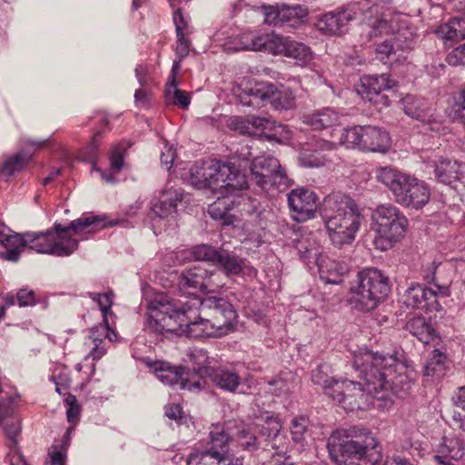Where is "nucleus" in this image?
<instances>
[{
    "label": "nucleus",
    "mask_w": 465,
    "mask_h": 465,
    "mask_svg": "<svg viewBox=\"0 0 465 465\" xmlns=\"http://www.w3.org/2000/svg\"><path fill=\"white\" fill-rule=\"evenodd\" d=\"M398 361L396 352L367 349L358 351L353 357V367L362 382L341 380L331 400L348 412L368 410L375 399L384 400L392 390Z\"/></svg>",
    "instance_id": "obj_1"
},
{
    "label": "nucleus",
    "mask_w": 465,
    "mask_h": 465,
    "mask_svg": "<svg viewBox=\"0 0 465 465\" xmlns=\"http://www.w3.org/2000/svg\"><path fill=\"white\" fill-rule=\"evenodd\" d=\"M148 328L156 333L174 332L190 338L219 337L214 325L190 300L176 302L165 293H157L147 304Z\"/></svg>",
    "instance_id": "obj_2"
},
{
    "label": "nucleus",
    "mask_w": 465,
    "mask_h": 465,
    "mask_svg": "<svg viewBox=\"0 0 465 465\" xmlns=\"http://www.w3.org/2000/svg\"><path fill=\"white\" fill-rule=\"evenodd\" d=\"M322 212L331 242L337 246L351 243L361 221L354 200L341 193H330L323 199Z\"/></svg>",
    "instance_id": "obj_3"
},
{
    "label": "nucleus",
    "mask_w": 465,
    "mask_h": 465,
    "mask_svg": "<svg viewBox=\"0 0 465 465\" xmlns=\"http://www.w3.org/2000/svg\"><path fill=\"white\" fill-rule=\"evenodd\" d=\"M190 183L197 189L232 193L248 188V181L235 162L216 160L195 162L190 168Z\"/></svg>",
    "instance_id": "obj_4"
},
{
    "label": "nucleus",
    "mask_w": 465,
    "mask_h": 465,
    "mask_svg": "<svg viewBox=\"0 0 465 465\" xmlns=\"http://www.w3.org/2000/svg\"><path fill=\"white\" fill-rule=\"evenodd\" d=\"M376 179L391 191L394 201L403 207L420 210L430 201V189L424 181L395 168L385 166L377 169Z\"/></svg>",
    "instance_id": "obj_5"
},
{
    "label": "nucleus",
    "mask_w": 465,
    "mask_h": 465,
    "mask_svg": "<svg viewBox=\"0 0 465 465\" xmlns=\"http://www.w3.org/2000/svg\"><path fill=\"white\" fill-rule=\"evenodd\" d=\"M327 449L337 465H375L381 460V447L376 438L362 441L349 438H328Z\"/></svg>",
    "instance_id": "obj_6"
},
{
    "label": "nucleus",
    "mask_w": 465,
    "mask_h": 465,
    "mask_svg": "<svg viewBox=\"0 0 465 465\" xmlns=\"http://www.w3.org/2000/svg\"><path fill=\"white\" fill-rule=\"evenodd\" d=\"M117 223H104V218L99 215H83L72 221L68 226H63L55 223L52 227V254L58 257L69 256L78 249V240L72 237L74 234L84 232L94 233L108 226H114Z\"/></svg>",
    "instance_id": "obj_7"
},
{
    "label": "nucleus",
    "mask_w": 465,
    "mask_h": 465,
    "mask_svg": "<svg viewBox=\"0 0 465 465\" xmlns=\"http://www.w3.org/2000/svg\"><path fill=\"white\" fill-rule=\"evenodd\" d=\"M373 230L377 233L374 244L386 251L405 235L409 223L403 213L391 203L381 204L372 213Z\"/></svg>",
    "instance_id": "obj_8"
},
{
    "label": "nucleus",
    "mask_w": 465,
    "mask_h": 465,
    "mask_svg": "<svg viewBox=\"0 0 465 465\" xmlns=\"http://www.w3.org/2000/svg\"><path fill=\"white\" fill-rule=\"evenodd\" d=\"M391 291L389 280L376 268H366L357 275V282L351 286V302L361 311L370 312L388 296Z\"/></svg>",
    "instance_id": "obj_9"
},
{
    "label": "nucleus",
    "mask_w": 465,
    "mask_h": 465,
    "mask_svg": "<svg viewBox=\"0 0 465 465\" xmlns=\"http://www.w3.org/2000/svg\"><path fill=\"white\" fill-rule=\"evenodd\" d=\"M440 262L433 261L428 265L429 272L423 275L424 280L429 284H434L437 290L424 287L420 283H412L405 292L404 302L408 307L420 309L429 312H440L441 304L438 302V297H448L450 295V284L440 283L436 272Z\"/></svg>",
    "instance_id": "obj_10"
},
{
    "label": "nucleus",
    "mask_w": 465,
    "mask_h": 465,
    "mask_svg": "<svg viewBox=\"0 0 465 465\" xmlns=\"http://www.w3.org/2000/svg\"><path fill=\"white\" fill-rule=\"evenodd\" d=\"M250 171L251 182L266 194L285 191L292 184L284 167L272 155L254 157L250 164Z\"/></svg>",
    "instance_id": "obj_11"
},
{
    "label": "nucleus",
    "mask_w": 465,
    "mask_h": 465,
    "mask_svg": "<svg viewBox=\"0 0 465 465\" xmlns=\"http://www.w3.org/2000/svg\"><path fill=\"white\" fill-rule=\"evenodd\" d=\"M243 105L259 108L270 103L275 110H289L295 105V94L286 86L264 82L250 84L239 94Z\"/></svg>",
    "instance_id": "obj_12"
},
{
    "label": "nucleus",
    "mask_w": 465,
    "mask_h": 465,
    "mask_svg": "<svg viewBox=\"0 0 465 465\" xmlns=\"http://www.w3.org/2000/svg\"><path fill=\"white\" fill-rule=\"evenodd\" d=\"M340 143L347 148L386 153L391 146V137L383 128L374 125H355L342 129Z\"/></svg>",
    "instance_id": "obj_13"
},
{
    "label": "nucleus",
    "mask_w": 465,
    "mask_h": 465,
    "mask_svg": "<svg viewBox=\"0 0 465 465\" xmlns=\"http://www.w3.org/2000/svg\"><path fill=\"white\" fill-rule=\"evenodd\" d=\"M190 302L192 306L201 310V313L214 325L218 336L226 335L235 330L237 312L226 299L216 296H208L203 299L193 297Z\"/></svg>",
    "instance_id": "obj_14"
},
{
    "label": "nucleus",
    "mask_w": 465,
    "mask_h": 465,
    "mask_svg": "<svg viewBox=\"0 0 465 465\" xmlns=\"http://www.w3.org/2000/svg\"><path fill=\"white\" fill-rule=\"evenodd\" d=\"M191 359L195 366L193 371L196 372L197 379H201L203 387L205 382L204 376H209L212 382L218 388L226 391H235L240 385V376L235 371L223 368L210 367L209 357L203 350H198L192 353Z\"/></svg>",
    "instance_id": "obj_15"
},
{
    "label": "nucleus",
    "mask_w": 465,
    "mask_h": 465,
    "mask_svg": "<svg viewBox=\"0 0 465 465\" xmlns=\"http://www.w3.org/2000/svg\"><path fill=\"white\" fill-rule=\"evenodd\" d=\"M232 129L241 134L250 136L265 137L269 141H278V135L282 134L285 126L271 118L248 115L246 117H235L231 121Z\"/></svg>",
    "instance_id": "obj_16"
},
{
    "label": "nucleus",
    "mask_w": 465,
    "mask_h": 465,
    "mask_svg": "<svg viewBox=\"0 0 465 465\" xmlns=\"http://www.w3.org/2000/svg\"><path fill=\"white\" fill-rule=\"evenodd\" d=\"M394 84V81L386 74L363 75L360 80V84L356 86V91L362 99L381 109L391 104L389 95L384 92L391 90Z\"/></svg>",
    "instance_id": "obj_17"
},
{
    "label": "nucleus",
    "mask_w": 465,
    "mask_h": 465,
    "mask_svg": "<svg viewBox=\"0 0 465 465\" xmlns=\"http://www.w3.org/2000/svg\"><path fill=\"white\" fill-rule=\"evenodd\" d=\"M187 465H242V461L228 452V438H211V446L191 453Z\"/></svg>",
    "instance_id": "obj_18"
},
{
    "label": "nucleus",
    "mask_w": 465,
    "mask_h": 465,
    "mask_svg": "<svg viewBox=\"0 0 465 465\" xmlns=\"http://www.w3.org/2000/svg\"><path fill=\"white\" fill-rule=\"evenodd\" d=\"M289 37L268 32L260 35L242 34L238 37L234 50H252L265 52L273 55L283 54Z\"/></svg>",
    "instance_id": "obj_19"
},
{
    "label": "nucleus",
    "mask_w": 465,
    "mask_h": 465,
    "mask_svg": "<svg viewBox=\"0 0 465 465\" xmlns=\"http://www.w3.org/2000/svg\"><path fill=\"white\" fill-rule=\"evenodd\" d=\"M288 203L293 220L303 223L315 216L319 205V197L310 189L297 188L292 190L288 194Z\"/></svg>",
    "instance_id": "obj_20"
},
{
    "label": "nucleus",
    "mask_w": 465,
    "mask_h": 465,
    "mask_svg": "<svg viewBox=\"0 0 465 465\" xmlns=\"http://www.w3.org/2000/svg\"><path fill=\"white\" fill-rule=\"evenodd\" d=\"M154 372L156 377L164 384L175 385L180 383L181 388L189 391L203 388V382L201 379H197L196 372L193 370L186 374V378H183L184 374L183 367H174L165 362H160L154 368Z\"/></svg>",
    "instance_id": "obj_21"
},
{
    "label": "nucleus",
    "mask_w": 465,
    "mask_h": 465,
    "mask_svg": "<svg viewBox=\"0 0 465 465\" xmlns=\"http://www.w3.org/2000/svg\"><path fill=\"white\" fill-rule=\"evenodd\" d=\"M334 147L333 143L312 136L310 141L302 144L299 163L307 168L321 167L326 161L325 152L331 151Z\"/></svg>",
    "instance_id": "obj_22"
},
{
    "label": "nucleus",
    "mask_w": 465,
    "mask_h": 465,
    "mask_svg": "<svg viewBox=\"0 0 465 465\" xmlns=\"http://www.w3.org/2000/svg\"><path fill=\"white\" fill-rule=\"evenodd\" d=\"M183 200V190L174 188L168 183L159 195L152 202V211L160 219L174 218L177 214V205Z\"/></svg>",
    "instance_id": "obj_23"
},
{
    "label": "nucleus",
    "mask_w": 465,
    "mask_h": 465,
    "mask_svg": "<svg viewBox=\"0 0 465 465\" xmlns=\"http://www.w3.org/2000/svg\"><path fill=\"white\" fill-rule=\"evenodd\" d=\"M434 176L439 183L450 185L457 181L465 182V163L448 157L433 162Z\"/></svg>",
    "instance_id": "obj_24"
},
{
    "label": "nucleus",
    "mask_w": 465,
    "mask_h": 465,
    "mask_svg": "<svg viewBox=\"0 0 465 465\" xmlns=\"http://www.w3.org/2000/svg\"><path fill=\"white\" fill-rule=\"evenodd\" d=\"M282 429V424L279 416L272 412L264 411L256 416L246 430H242L241 436H255L256 433L261 436H279Z\"/></svg>",
    "instance_id": "obj_25"
},
{
    "label": "nucleus",
    "mask_w": 465,
    "mask_h": 465,
    "mask_svg": "<svg viewBox=\"0 0 465 465\" xmlns=\"http://www.w3.org/2000/svg\"><path fill=\"white\" fill-rule=\"evenodd\" d=\"M352 19L345 9H337L322 15L316 22V27L325 35H341Z\"/></svg>",
    "instance_id": "obj_26"
},
{
    "label": "nucleus",
    "mask_w": 465,
    "mask_h": 465,
    "mask_svg": "<svg viewBox=\"0 0 465 465\" xmlns=\"http://www.w3.org/2000/svg\"><path fill=\"white\" fill-rule=\"evenodd\" d=\"M207 276V270L203 267H193L185 269L177 276V286L181 292L190 295L189 299L198 297L197 292H203L206 287L204 279Z\"/></svg>",
    "instance_id": "obj_27"
},
{
    "label": "nucleus",
    "mask_w": 465,
    "mask_h": 465,
    "mask_svg": "<svg viewBox=\"0 0 465 465\" xmlns=\"http://www.w3.org/2000/svg\"><path fill=\"white\" fill-rule=\"evenodd\" d=\"M401 33L392 34L391 36L383 40H375V57L383 64L391 63L396 59V53L400 49L410 48L411 43L400 44Z\"/></svg>",
    "instance_id": "obj_28"
},
{
    "label": "nucleus",
    "mask_w": 465,
    "mask_h": 465,
    "mask_svg": "<svg viewBox=\"0 0 465 465\" xmlns=\"http://www.w3.org/2000/svg\"><path fill=\"white\" fill-rule=\"evenodd\" d=\"M405 328L424 344H429L438 338V332L432 325L431 321L422 316L410 319Z\"/></svg>",
    "instance_id": "obj_29"
},
{
    "label": "nucleus",
    "mask_w": 465,
    "mask_h": 465,
    "mask_svg": "<svg viewBox=\"0 0 465 465\" xmlns=\"http://www.w3.org/2000/svg\"><path fill=\"white\" fill-rule=\"evenodd\" d=\"M233 206L234 199L223 195L208 206V213L213 219L221 221L223 225H230L235 221L234 215L230 213Z\"/></svg>",
    "instance_id": "obj_30"
},
{
    "label": "nucleus",
    "mask_w": 465,
    "mask_h": 465,
    "mask_svg": "<svg viewBox=\"0 0 465 465\" xmlns=\"http://www.w3.org/2000/svg\"><path fill=\"white\" fill-rule=\"evenodd\" d=\"M283 52L284 56L292 59L294 64L300 66L307 65L312 59L311 48L300 42H296L288 38Z\"/></svg>",
    "instance_id": "obj_31"
},
{
    "label": "nucleus",
    "mask_w": 465,
    "mask_h": 465,
    "mask_svg": "<svg viewBox=\"0 0 465 465\" xmlns=\"http://www.w3.org/2000/svg\"><path fill=\"white\" fill-rule=\"evenodd\" d=\"M244 261L227 250L220 249L215 265L227 275H239L243 270Z\"/></svg>",
    "instance_id": "obj_32"
},
{
    "label": "nucleus",
    "mask_w": 465,
    "mask_h": 465,
    "mask_svg": "<svg viewBox=\"0 0 465 465\" xmlns=\"http://www.w3.org/2000/svg\"><path fill=\"white\" fill-rule=\"evenodd\" d=\"M338 120V114L329 108L304 115L303 117V123L307 124L314 130H322L331 127L335 124Z\"/></svg>",
    "instance_id": "obj_33"
},
{
    "label": "nucleus",
    "mask_w": 465,
    "mask_h": 465,
    "mask_svg": "<svg viewBox=\"0 0 465 465\" xmlns=\"http://www.w3.org/2000/svg\"><path fill=\"white\" fill-rule=\"evenodd\" d=\"M312 381L315 385L322 388L324 393L331 399L334 395L336 383H340L341 380L334 379L329 375V366L320 364L312 371Z\"/></svg>",
    "instance_id": "obj_34"
},
{
    "label": "nucleus",
    "mask_w": 465,
    "mask_h": 465,
    "mask_svg": "<svg viewBox=\"0 0 465 465\" xmlns=\"http://www.w3.org/2000/svg\"><path fill=\"white\" fill-rule=\"evenodd\" d=\"M447 362L448 356L446 352L440 349H434L424 367V375L436 377L437 379L443 377L447 369Z\"/></svg>",
    "instance_id": "obj_35"
},
{
    "label": "nucleus",
    "mask_w": 465,
    "mask_h": 465,
    "mask_svg": "<svg viewBox=\"0 0 465 465\" xmlns=\"http://www.w3.org/2000/svg\"><path fill=\"white\" fill-rule=\"evenodd\" d=\"M398 33H401V31L395 30L391 21H389L384 17H378L374 21L370 22L366 36L370 41H375L381 40L383 37H390L392 34Z\"/></svg>",
    "instance_id": "obj_36"
},
{
    "label": "nucleus",
    "mask_w": 465,
    "mask_h": 465,
    "mask_svg": "<svg viewBox=\"0 0 465 465\" xmlns=\"http://www.w3.org/2000/svg\"><path fill=\"white\" fill-rule=\"evenodd\" d=\"M26 247L39 253L52 254V228L45 232H26Z\"/></svg>",
    "instance_id": "obj_37"
},
{
    "label": "nucleus",
    "mask_w": 465,
    "mask_h": 465,
    "mask_svg": "<svg viewBox=\"0 0 465 465\" xmlns=\"http://www.w3.org/2000/svg\"><path fill=\"white\" fill-rule=\"evenodd\" d=\"M442 442L439 446V454L442 460L450 458L460 460L465 454L464 445L460 438H441Z\"/></svg>",
    "instance_id": "obj_38"
},
{
    "label": "nucleus",
    "mask_w": 465,
    "mask_h": 465,
    "mask_svg": "<svg viewBox=\"0 0 465 465\" xmlns=\"http://www.w3.org/2000/svg\"><path fill=\"white\" fill-rule=\"evenodd\" d=\"M448 115L455 123L465 124V84L452 95Z\"/></svg>",
    "instance_id": "obj_39"
},
{
    "label": "nucleus",
    "mask_w": 465,
    "mask_h": 465,
    "mask_svg": "<svg viewBox=\"0 0 465 465\" xmlns=\"http://www.w3.org/2000/svg\"><path fill=\"white\" fill-rule=\"evenodd\" d=\"M69 445L70 438H64L61 441L53 444L48 449V460L45 461V464L65 465Z\"/></svg>",
    "instance_id": "obj_40"
},
{
    "label": "nucleus",
    "mask_w": 465,
    "mask_h": 465,
    "mask_svg": "<svg viewBox=\"0 0 465 465\" xmlns=\"http://www.w3.org/2000/svg\"><path fill=\"white\" fill-rule=\"evenodd\" d=\"M19 395L15 390L5 384L0 377V415L13 413Z\"/></svg>",
    "instance_id": "obj_41"
},
{
    "label": "nucleus",
    "mask_w": 465,
    "mask_h": 465,
    "mask_svg": "<svg viewBox=\"0 0 465 465\" xmlns=\"http://www.w3.org/2000/svg\"><path fill=\"white\" fill-rule=\"evenodd\" d=\"M220 249L203 243L193 246L191 250V254L197 261L208 262L215 265Z\"/></svg>",
    "instance_id": "obj_42"
},
{
    "label": "nucleus",
    "mask_w": 465,
    "mask_h": 465,
    "mask_svg": "<svg viewBox=\"0 0 465 465\" xmlns=\"http://www.w3.org/2000/svg\"><path fill=\"white\" fill-rule=\"evenodd\" d=\"M103 130L94 132L91 142L80 151V156L84 161L94 163L100 153L101 140L103 138Z\"/></svg>",
    "instance_id": "obj_43"
},
{
    "label": "nucleus",
    "mask_w": 465,
    "mask_h": 465,
    "mask_svg": "<svg viewBox=\"0 0 465 465\" xmlns=\"http://www.w3.org/2000/svg\"><path fill=\"white\" fill-rule=\"evenodd\" d=\"M308 11L300 5H283L280 7L281 25L286 23H296L299 19L307 16Z\"/></svg>",
    "instance_id": "obj_44"
},
{
    "label": "nucleus",
    "mask_w": 465,
    "mask_h": 465,
    "mask_svg": "<svg viewBox=\"0 0 465 465\" xmlns=\"http://www.w3.org/2000/svg\"><path fill=\"white\" fill-rule=\"evenodd\" d=\"M0 426L5 436H18L21 433V419L13 413L0 415Z\"/></svg>",
    "instance_id": "obj_45"
},
{
    "label": "nucleus",
    "mask_w": 465,
    "mask_h": 465,
    "mask_svg": "<svg viewBox=\"0 0 465 465\" xmlns=\"http://www.w3.org/2000/svg\"><path fill=\"white\" fill-rule=\"evenodd\" d=\"M30 156L25 153H18L7 159L3 165V172L8 175H12L21 171L29 162Z\"/></svg>",
    "instance_id": "obj_46"
},
{
    "label": "nucleus",
    "mask_w": 465,
    "mask_h": 465,
    "mask_svg": "<svg viewBox=\"0 0 465 465\" xmlns=\"http://www.w3.org/2000/svg\"><path fill=\"white\" fill-rule=\"evenodd\" d=\"M404 113L413 119L425 121L427 117L426 112L421 109L413 96L407 95L401 100Z\"/></svg>",
    "instance_id": "obj_47"
},
{
    "label": "nucleus",
    "mask_w": 465,
    "mask_h": 465,
    "mask_svg": "<svg viewBox=\"0 0 465 465\" xmlns=\"http://www.w3.org/2000/svg\"><path fill=\"white\" fill-rule=\"evenodd\" d=\"M88 296L95 302H97L102 313L103 322H106L107 315L112 313L113 305V293L112 292H89Z\"/></svg>",
    "instance_id": "obj_48"
},
{
    "label": "nucleus",
    "mask_w": 465,
    "mask_h": 465,
    "mask_svg": "<svg viewBox=\"0 0 465 465\" xmlns=\"http://www.w3.org/2000/svg\"><path fill=\"white\" fill-rule=\"evenodd\" d=\"M312 427L313 425L311 424V421L307 416L299 415L292 420L291 432L293 436H302L305 433H316L312 430Z\"/></svg>",
    "instance_id": "obj_49"
},
{
    "label": "nucleus",
    "mask_w": 465,
    "mask_h": 465,
    "mask_svg": "<svg viewBox=\"0 0 465 465\" xmlns=\"http://www.w3.org/2000/svg\"><path fill=\"white\" fill-rule=\"evenodd\" d=\"M105 339H108L109 341H113V338L110 333V325L107 319L106 322L95 325L90 330L87 341L90 342H97L104 341Z\"/></svg>",
    "instance_id": "obj_50"
},
{
    "label": "nucleus",
    "mask_w": 465,
    "mask_h": 465,
    "mask_svg": "<svg viewBox=\"0 0 465 465\" xmlns=\"http://www.w3.org/2000/svg\"><path fill=\"white\" fill-rule=\"evenodd\" d=\"M445 61L450 66H465V43L450 51Z\"/></svg>",
    "instance_id": "obj_51"
},
{
    "label": "nucleus",
    "mask_w": 465,
    "mask_h": 465,
    "mask_svg": "<svg viewBox=\"0 0 465 465\" xmlns=\"http://www.w3.org/2000/svg\"><path fill=\"white\" fill-rule=\"evenodd\" d=\"M64 402L67 405V420L71 424H73L80 416L81 407L77 403L76 397L73 394H67L66 398L64 399Z\"/></svg>",
    "instance_id": "obj_52"
},
{
    "label": "nucleus",
    "mask_w": 465,
    "mask_h": 465,
    "mask_svg": "<svg viewBox=\"0 0 465 465\" xmlns=\"http://www.w3.org/2000/svg\"><path fill=\"white\" fill-rule=\"evenodd\" d=\"M191 33H177L176 37V48H175V54L180 58V60H183L186 56H188L190 53V46L191 42L188 39V35Z\"/></svg>",
    "instance_id": "obj_53"
},
{
    "label": "nucleus",
    "mask_w": 465,
    "mask_h": 465,
    "mask_svg": "<svg viewBox=\"0 0 465 465\" xmlns=\"http://www.w3.org/2000/svg\"><path fill=\"white\" fill-rule=\"evenodd\" d=\"M173 94L172 104L178 106L181 109H186L191 104L190 94L186 91L181 90L175 87H171V93Z\"/></svg>",
    "instance_id": "obj_54"
},
{
    "label": "nucleus",
    "mask_w": 465,
    "mask_h": 465,
    "mask_svg": "<svg viewBox=\"0 0 465 465\" xmlns=\"http://www.w3.org/2000/svg\"><path fill=\"white\" fill-rule=\"evenodd\" d=\"M16 300L19 307H30L36 304L35 292L27 288H21L17 291Z\"/></svg>",
    "instance_id": "obj_55"
},
{
    "label": "nucleus",
    "mask_w": 465,
    "mask_h": 465,
    "mask_svg": "<svg viewBox=\"0 0 465 465\" xmlns=\"http://www.w3.org/2000/svg\"><path fill=\"white\" fill-rule=\"evenodd\" d=\"M50 380L55 385V391L60 395H67L68 389L70 387V379L65 373L52 374Z\"/></svg>",
    "instance_id": "obj_56"
},
{
    "label": "nucleus",
    "mask_w": 465,
    "mask_h": 465,
    "mask_svg": "<svg viewBox=\"0 0 465 465\" xmlns=\"http://www.w3.org/2000/svg\"><path fill=\"white\" fill-rule=\"evenodd\" d=\"M181 5H178L173 10V23L177 33H192L188 22L182 14Z\"/></svg>",
    "instance_id": "obj_57"
},
{
    "label": "nucleus",
    "mask_w": 465,
    "mask_h": 465,
    "mask_svg": "<svg viewBox=\"0 0 465 465\" xmlns=\"http://www.w3.org/2000/svg\"><path fill=\"white\" fill-rule=\"evenodd\" d=\"M26 242H27L26 232L20 234V233L12 232L3 246L6 249H8V248L23 249V248L26 247V244H27Z\"/></svg>",
    "instance_id": "obj_58"
},
{
    "label": "nucleus",
    "mask_w": 465,
    "mask_h": 465,
    "mask_svg": "<svg viewBox=\"0 0 465 465\" xmlns=\"http://www.w3.org/2000/svg\"><path fill=\"white\" fill-rule=\"evenodd\" d=\"M437 34L440 37L446 40H460L461 39L457 32V28L450 22V20L439 26Z\"/></svg>",
    "instance_id": "obj_59"
},
{
    "label": "nucleus",
    "mask_w": 465,
    "mask_h": 465,
    "mask_svg": "<svg viewBox=\"0 0 465 465\" xmlns=\"http://www.w3.org/2000/svg\"><path fill=\"white\" fill-rule=\"evenodd\" d=\"M124 150L116 145L110 154V166L114 172H120L124 167Z\"/></svg>",
    "instance_id": "obj_60"
},
{
    "label": "nucleus",
    "mask_w": 465,
    "mask_h": 465,
    "mask_svg": "<svg viewBox=\"0 0 465 465\" xmlns=\"http://www.w3.org/2000/svg\"><path fill=\"white\" fill-rule=\"evenodd\" d=\"M220 273L216 271H208L207 276L204 279V283L206 287H203V292H214L217 288H220L223 285V283L219 281Z\"/></svg>",
    "instance_id": "obj_61"
},
{
    "label": "nucleus",
    "mask_w": 465,
    "mask_h": 465,
    "mask_svg": "<svg viewBox=\"0 0 465 465\" xmlns=\"http://www.w3.org/2000/svg\"><path fill=\"white\" fill-rule=\"evenodd\" d=\"M272 450H274L273 452H272L271 456L272 459V461L275 464H284L287 462V460L291 458V450H288V448L276 446L275 443L272 444Z\"/></svg>",
    "instance_id": "obj_62"
},
{
    "label": "nucleus",
    "mask_w": 465,
    "mask_h": 465,
    "mask_svg": "<svg viewBox=\"0 0 465 465\" xmlns=\"http://www.w3.org/2000/svg\"><path fill=\"white\" fill-rule=\"evenodd\" d=\"M264 23L272 25H281L280 7L268 6L265 7Z\"/></svg>",
    "instance_id": "obj_63"
},
{
    "label": "nucleus",
    "mask_w": 465,
    "mask_h": 465,
    "mask_svg": "<svg viewBox=\"0 0 465 465\" xmlns=\"http://www.w3.org/2000/svg\"><path fill=\"white\" fill-rule=\"evenodd\" d=\"M295 248L300 259L303 262H310L311 259L316 255V252H313L312 249L308 248V246L302 241H299Z\"/></svg>",
    "instance_id": "obj_64"
}]
</instances>
